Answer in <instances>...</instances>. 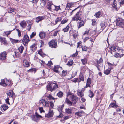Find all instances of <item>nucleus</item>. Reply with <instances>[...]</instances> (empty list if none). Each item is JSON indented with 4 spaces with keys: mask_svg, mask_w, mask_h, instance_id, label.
<instances>
[{
    "mask_svg": "<svg viewBox=\"0 0 124 124\" xmlns=\"http://www.w3.org/2000/svg\"><path fill=\"white\" fill-rule=\"evenodd\" d=\"M48 90L51 92L55 90L58 87V85L55 81H54L53 83H50L48 84L47 86Z\"/></svg>",
    "mask_w": 124,
    "mask_h": 124,
    "instance_id": "1",
    "label": "nucleus"
},
{
    "mask_svg": "<svg viewBox=\"0 0 124 124\" xmlns=\"http://www.w3.org/2000/svg\"><path fill=\"white\" fill-rule=\"evenodd\" d=\"M96 62H94L93 64L97 67L99 71H100V67L102 65V59L101 58L98 60H96Z\"/></svg>",
    "mask_w": 124,
    "mask_h": 124,
    "instance_id": "2",
    "label": "nucleus"
},
{
    "mask_svg": "<svg viewBox=\"0 0 124 124\" xmlns=\"http://www.w3.org/2000/svg\"><path fill=\"white\" fill-rule=\"evenodd\" d=\"M116 25L123 28L124 25V20L121 18H118L117 19L116 22Z\"/></svg>",
    "mask_w": 124,
    "mask_h": 124,
    "instance_id": "3",
    "label": "nucleus"
},
{
    "mask_svg": "<svg viewBox=\"0 0 124 124\" xmlns=\"http://www.w3.org/2000/svg\"><path fill=\"white\" fill-rule=\"evenodd\" d=\"M49 46L51 48H56L57 46V42L56 40L52 39L49 43Z\"/></svg>",
    "mask_w": 124,
    "mask_h": 124,
    "instance_id": "4",
    "label": "nucleus"
},
{
    "mask_svg": "<svg viewBox=\"0 0 124 124\" xmlns=\"http://www.w3.org/2000/svg\"><path fill=\"white\" fill-rule=\"evenodd\" d=\"M30 41L29 38L27 34L25 35L23 38L22 41V43L24 45H27L28 43Z\"/></svg>",
    "mask_w": 124,
    "mask_h": 124,
    "instance_id": "5",
    "label": "nucleus"
},
{
    "mask_svg": "<svg viewBox=\"0 0 124 124\" xmlns=\"http://www.w3.org/2000/svg\"><path fill=\"white\" fill-rule=\"evenodd\" d=\"M39 103L40 105H42L45 107H48L49 104L48 101H47L45 99H41L39 101Z\"/></svg>",
    "mask_w": 124,
    "mask_h": 124,
    "instance_id": "6",
    "label": "nucleus"
},
{
    "mask_svg": "<svg viewBox=\"0 0 124 124\" xmlns=\"http://www.w3.org/2000/svg\"><path fill=\"white\" fill-rule=\"evenodd\" d=\"M64 107V105L63 104L58 107V110L59 112V115L57 116V117L60 118L63 117V115L62 113V111Z\"/></svg>",
    "mask_w": 124,
    "mask_h": 124,
    "instance_id": "7",
    "label": "nucleus"
},
{
    "mask_svg": "<svg viewBox=\"0 0 124 124\" xmlns=\"http://www.w3.org/2000/svg\"><path fill=\"white\" fill-rule=\"evenodd\" d=\"M54 115L53 110L52 109H49V112L47 114H45V117L49 119L50 117H52Z\"/></svg>",
    "mask_w": 124,
    "mask_h": 124,
    "instance_id": "8",
    "label": "nucleus"
},
{
    "mask_svg": "<svg viewBox=\"0 0 124 124\" xmlns=\"http://www.w3.org/2000/svg\"><path fill=\"white\" fill-rule=\"evenodd\" d=\"M79 12H78L72 18V21H78L81 20L80 15L79 14Z\"/></svg>",
    "mask_w": 124,
    "mask_h": 124,
    "instance_id": "9",
    "label": "nucleus"
},
{
    "mask_svg": "<svg viewBox=\"0 0 124 124\" xmlns=\"http://www.w3.org/2000/svg\"><path fill=\"white\" fill-rule=\"evenodd\" d=\"M69 96L70 97V99L72 102L73 104H75L77 100L78 99L77 97L72 94L69 95Z\"/></svg>",
    "mask_w": 124,
    "mask_h": 124,
    "instance_id": "10",
    "label": "nucleus"
},
{
    "mask_svg": "<svg viewBox=\"0 0 124 124\" xmlns=\"http://www.w3.org/2000/svg\"><path fill=\"white\" fill-rule=\"evenodd\" d=\"M116 49L118 50V51L121 53H122L121 54L120 57L123 56L124 54V48L123 47L122 48L119 47L118 46H116Z\"/></svg>",
    "mask_w": 124,
    "mask_h": 124,
    "instance_id": "11",
    "label": "nucleus"
},
{
    "mask_svg": "<svg viewBox=\"0 0 124 124\" xmlns=\"http://www.w3.org/2000/svg\"><path fill=\"white\" fill-rule=\"evenodd\" d=\"M8 96H9V97L12 98L13 101L16 97L15 93L12 91H9V92L8 93Z\"/></svg>",
    "mask_w": 124,
    "mask_h": 124,
    "instance_id": "12",
    "label": "nucleus"
},
{
    "mask_svg": "<svg viewBox=\"0 0 124 124\" xmlns=\"http://www.w3.org/2000/svg\"><path fill=\"white\" fill-rule=\"evenodd\" d=\"M85 90V88H82L81 90L78 89L77 91V94L79 96L82 97L84 95V93L83 92Z\"/></svg>",
    "mask_w": 124,
    "mask_h": 124,
    "instance_id": "13",
    "label": "nucleus"
},
{
    "mask_svg": "<svg viewBox=\"0 0 124 124\" xmlns=\"http://www.w3.org/2000/svg\"><path fill=\"white\" fill-rule=\"evenodd\" d=\"M54 71L56 73H59L60 72L59 70L60 69L62 71V67H60L59 66H55L54 67L53 69Z\"/></svg>",
    "mask_w": 124,
    "mask_h": 124,
    "instance_id": "14",
    "label": "nucleus"
},
{
    "mask_svg": "<svg viewBox=\"0 0 124 124\" xmlns=\"http://www.w3.org/2000/svg\"><path fill=\"white\" fill-rule=\"evenodd\" d=\"M84 22L82 20H80L78 21L77 23V25L78 28L79 29L82 26H84Z\"/></svg>",
    "mask_w": 124,
    "mask_h": 124,
    "instance_id": "15",
    "label": "nucleus"
},
{
    "mask_svg": "<svg viewBox=\"0 0 124 124\" xmlns=\"http://www.w3.org/2000/svg\"><path fill=\"white\" fill-rule=\"evenodd\" d=\"M45 18V17L44 16H40L36 18V22L37 23L41 21L42 20H44Z\"/></svg>",
    "mask_w": 124,
    "mask_h": 124,
    "instance_id": "16",
    "label": "nucleus"
},
{
    "mask_svg": "<svg viewBox=\"0 0 124 124\" xmlns=\"http://www.w3.org/2000/svg\"><path fill=\"white\" fill-rule=\"evenodd\" d=\"M0 42L1 43V44L5 45L7 44V42L5 38L3 37H0Z\"/></svg>",
    "mask_w": 124,
    "mask_h": 124,
    "instance_id": "17",
    "label": "nucleus"
},
{
    "mask_svg": "<svg viewBox=\"0 0 124 124\" xmlns=\"http://www.w3.org/2000/svg\"><path fill=\"white\" fill-rule=\"evenodd\" d=\"M6 53L4 52L0 54V59L1 60H3L6 59Z\"/></svg>",
    "mask_w": 124,
    "mask_h": 124,
    "instance_id": "18",
    "label": "nucleus"
},
{
    "mask_svg": "<svg viewBox=\"0 0 124 124\" xmlns=\"http://www.w3.org/2000/svg\"><path fill=\"white\" fill-rule=\"evenodd\" d=\"M84 113V112L82 110H80L78 112H76L75 113V115L79 116L81 117L83 116Z\"/></svg>",
    "mask_w": 124,
    "mask_h": 124,
    "instance_id": "19",
    "label": "nucleus"
},
{
    "mask_svg": "<svg viewBox=\"0 0 124 124\" xmlns=\"http://www.w3.org/2000/svg\"><path fill=\"white\" fill-rule=\"evenodd\" d=\"M8 106L6 104L2 105L1 107V109L2 111H4L6 110L8 108Z\"/></svg>",
    "mask_w": 124,
    "mask_h": 124,
    "instance_id": "20",
    "label": "nucleus"
},
{
    "mask_svg": "<svg viewBox=\"0 0 124 124\" xmlns=\"http://www.w3.org/2000/svg\"><path fill=\"white\" fill-rule=\"evenodd\" d=\"M20 25L23 28H24L27 25L26 22L24 20L22 21L20 23Z\"/></svg>",
    "mask_w": 124,
    "mask_h": 124,
    "instance_id": "21",
    "label": "nucleus"
},
{
    "mask_svg": "<svg viewBox=\"0 0 124 124\" xmlns=\"http://www.w3.org/2000/svg\"><path fill=\"white\" fill-rule=\"evenodd\" d=\"M23 64L25 67H28L29 66V62L26 60H24L23 62Z\"/></svg>",
    "mask_w": 124,
    "mask_h": 124,
    "instance_id": "22",
    "label": "nucleus"
},
{
    "mask_svg": "<svg viewBox=\"0 0 124 124\" xmlns=\"http://www.w3.org/2000/svg\"><path fill=\"white\" fill-rule=\"evenodd\" d=\"M91 80L90 78H89L87 80L86 85L85 86V88H86L88 87H90V85L91 83Z\"/></svg>",
    "mask_w": 124,
    "mask_h": 124,
    "instance_id": "23",
    "label": "nucleus"
},
{
    "mask_svg": "<svg viewBox=\"0 0 124 124\" xmlns=\"http://www.w3.org/2000/svg\"><path fill=\"white\" fill-rule=\"evenodd\" d=\"M10 39L12 43L13 44L16 43H18V42H20V41L19 40H15L11 38H10Z\"/></svg>",
    "mask_w": 124,
    "mask_h": 124,
    "instance_id": "24",
    "label": "nucleus"
},
{
    "mask_svg": "<svg viewBox=\"0 0 124 124\" xmlns=\"http://www.w3.org/2000/svg\"><path fill=\"white\" fill-rule=\"evenodd\" d=\"M39 35L41 39H43L45 38L46 34L44 32H41L39 34Z\"/></svg>",
    "mask_w": 124,
    "mask_h": 124,
    "instance_id": "25",
    "label": "nucleus"
},
{
    "mask_svg": "<svg viewBox=\"0 0 124 124\" xmlns=\"http://www.w3.org/2000/svg\"><path fill=\"white\" fill-rule=\"evenodd\" d=\"M30 49L32 51H34L36 48V44H34L30 47Z\"/></svg>",
    "mask_w": 124,
    "mask_h": 124,
    "instance_id": "26",
    "label": "nucleus"
},
{
    "mask_svg": "<svg viewBox=\"0 0 124 124\" xmlns=\"http://www.w3.org/2000/svg\"><path fill=\"white\" fill-rule=\"evenodd\" d=\"M65 102L67 103V104L69 106H71L72 104V102H71L69 99L66 98V99Z\"/></svg>",
    "mask_w": 124,
    "mask_h": 124,
    "instance_id": "27",
    "label": "nucleus"
},
{
    "mask_svg": "<svg viewBox=\"0 0 124 124\" xmlns=\"http://www.w3.org/2000/svg\"><path fill=\"white\" fill-rule=\"evenodd\" d=\"M65 113H67L69 114H71V110L69 108H66L65 109Z\"/></svg>",
    "mask_w": 124,
    "mask_h": 124,
    "instance_id": "28",
    "label": "nucleus"
},
{
    "mask_svg": "<svg viewBox=\"0 0 124 124\" xmlns=\"http://www.w3.org/2000/svg\"><path fill=\"white\" fill-rule=\"evenodd\" d=\"M84 76L82 74H80L79 76V80L80 82L81 81H84Z\"/></svg>",
    "mask_w": 124,
    "mask_h": 124,
    "instance_id": "29",
    "label": "nucleus"
},
{
    "mask_svg": "<svg viewBox=\"0 0 124 124\" xmlns=\"http://www.w3.org/2000/svg\"><path fill=\"white\" fill-rule=\"evenodd\" d=\"M111 69H108L105 70L104 71V74L106 75L109 74L110 73Z\"/></svg>",
    "mask_w": 124,
    "mask_h": 124,
    "instance_id": "30",
    "label": "nucleus"
},
{
    "mask_svg": "<svg viewBox=\"0 0 124 124\" xmlns=\"http://www.w3.org/2000/svg\"><path fill=\"white\" fill-rule=\"evenodd\" d=\"M114 101L115 102V103H112L110 104V106L112 107L116 108L118 107V106L116 104V101Z\"/></svg>",
    "mask_w": 124,
    "mask_h": 124,
    "instance_id": "31",
    "label": "nucleus"
},
{
    "mask_svg": "<svg viewBox=\"0 0 124 124\" xmlns=\"http://www.w3.org/2000/svg\"><path fill=\"white\" fill-rule=\"evenodd\" d=\"M18 50L20 53H22L24 49V47L22 46H21L18 48Z\"/></svg>",
    "mask_w": 124,
    "mask_h": 124,
    "instance_id": "32",
    "label": "nucleus"
},
{
    "mask_svg": "<svg viewBox=\"0 0 124 124\" xmlns=\"http://www.w3.org/2000/svg\"><path fill=\"white\" fill-rule=\"evenodd\" d=\"M31 117L33 121L36 122H38V120L37 119L35 114L34 115H32Z\"/></svg>",
    "mask_w": 124,
    "mask_h": 124,
    "instance_id": "33",
    "label": "nucleus"
},
{
    "mask_svg": "<svg viewBox=\"0 0 124 124\" xmlns=\"http://www.w3.org/2000/svg\"><path fill=\"white\" fill-rule=\"evenodd\" d=\"M73 61L71 60L68 61L67 64V65H68L69 66H71L73 64Z\"/></svg>",
    "mask_w": 124,
    "mask_h": 124,
    "instance_id": "34",
    "label": "nucleus"
},
{
    "mask_svg": "<svg viewBox=\"0 0 124 124\" xmlns=\"http://www.w3.org/2000/svg\"><path fill=\"white\" fill-rule=\"evenodd\" d=\"M0 85L3 86H5L7 85V84L5 82V80L4 79L1 80V82H0Z\"/></svg>",
    "mask_w": 124,
    "mask_h": 124,
    "instance_id": "35",
    "label": "nucleus"
},
{
    "mask_svg": "<svg viewBox=\"0 0 124 124\" xmlns=\"http://www.w3.org/2000/svg\"><path fill=\"white\" fill-rule=\"evenodd\" d=\"M57 95L59 97H62L63 95V93L62 92L60 91L57 93Z\"/></svg>",
    "mask_w": 124,
    "mask_h": 124,
    "instance_id": "36",
    "label": "nucleus"
},
{
    "mask_svg": "<svg viewBox=\"0 0 124 124\" xmlns=\"http://www.w3.org/2000/svg\"><path fill=\"white\" fill-rule=\"evenodd\" d=\"M89 96L91 98L93 97L94 96V94L93 92L91 90L89 91Z\"/></svg>",
    "mask_w": 124,
    "mask_h": 124,
    "instance_id": "37",
    "label": "nucleus"
},
{
    "mask_svg": "<svg viewBox=\"0 0 124 124\" xmlns=\"http://www.w3.org/2000/svg\"><path fill=\"white\" fill-rule=\"evenodd\" d=\"M15 10V9L13 8H8V13H11L14 12Z\"/></svg>",
    "mask_w": 124,
    "mask_h": 124,
    "instance_id": "38",
    "label": "nucleus"
},
{
    "mask_svg": "<svg viewBox=\"0 0 124 124\" xmlns=\"http://www.w3.org/2000/svg\"><path fill=\"white\" fill-rule=\"evenodd\" d=\"M72 4L70 3H67L66 7V9L68 10L69 9L71 6H72Z\"/></svg>",
    "mask_w": 124,
    "mask_h": 124,
    "instance_id": "39",
    "label": "nucleus"
},
{
    "mask_svg": "<svg viewBox=\"0 0 124 124\" xmlns=\"http://www.w3.org/2000/svg\"><path fill=\"white\" fill-rule=\"evenodd\" d=\"M110 49L111 51H115L116 49V47L114 46H111Z\"/></svg>",
    "mask_w": 124,
    "mask_h": 124,
    "instance_id": "40",
    "label": "nucleus"
},
{
    "mask_svg": "<svg viewBox=\"0 0 124 124\" xmlns=\"http://www.w3.org/2000/svg\"><path fill=\"white\" fill-rule=\"evenodd\" d=\"M27 22L29 24L28 26H31V25L33 23V22L32 20H29Z\"/></svg>",
    "mask_w": 124,
    "mask_h": 124,
    "instance_id": "41",
    "label": "nucleus"
},
{
    "mask_svg": "<svg viewBox=\"0 0 124 124\" xmlns=\"http://www.w3.org/2000/svg\"><path fill=\"white\" fill-rule=\"evenodd\" d=\"M50 106L49 107V109H52L53 108V106H54L53 102H50Z\"/></svg>",
    "mask_w": 124,
    "mask_h": 124,
    "instance_id": "42",
    "label": "nucleus"
},
{
    "mask_svg": "<svg viewBox=\"0 0 124 124\" xmlns=\"http://www.w3.org/2000/svg\"><path fill=\"white\" fill-rule=\"evenodd\" d=\"M81 61L82 62L83 65H85L87 63V61L86 58H85L84 59H81Z\"/></svg>",
    "mask_w": 124,
    "mask_h": 124,
    "instance_id": "43",
    "label": "nucleus"
},
{
    "mask_svg": "<svg viewBox=\"0 0 124 124\" xmlns=\"http://www.w3.org/2000/svg\"><path fill=\"white\" fill-rule=\"evenodd\" d=\"M105 23L104 22H102L100 24V26H101V29H104L105 27Z\"/></svg>",
    "mask_w": 124,
    "mask_h": 124,
    "instance_id": "44",
    "label": "nucleus"
},
{
    "mask_svg": "<svg viewBox=\"0 0 124 124\" xmlns=\"http://www.w3.org/2000/svg\"><path fill=\"white\" fill-rule=\"evenodd\" d=\"M69 28V27L68 25L65 28L63 29V31L65 32H67Z\"/></svg>",
    "mask_w": 124,
    "mask_h": 124,
    "instance_id": "45",
    "label": "nucleus"
},
{
    "mask_svg": "<svg viewBox=\"0 0 124 124\" xmlns=\"http://www.w3.org/2000/svg\"><path fill=\"white\" fill-rule=\"evenodd\" d=\"M12 31V30L9 31H7L4 32V33L7 36H8L9 35L11 32Z\"/></svg>",
    "mask_w": 124,
    "mask_h": 124,
    "instance_id": "46",
    "label": "nucleus"
},
{
    "mask_svg": "<svg viewBox=\"0 0 124 124\" xmlns=\"http://www.w3.org/2000/svg\"><path fill=\"white\" fill-rule=\"evenodd\" d=\"M35 116L37 118L39 119L40 118H42V116L40 115H39L37 113H35Z\"/></svg>",
    "mask_w": 124,
    "mask_h": 124,
    "instance_id": "47",
    "label": "nucleus"
},
{
    "mask_svg": "<svg viewBox=\"0 0 124 124\" xmlns=\"http://www.w3.org/2000/svg\"><path fill=\"white\" fill-rule=\"evenodd\" d=\"M48 98L50 100H54L55 99H57V98H54L50 94H49V95L48 96Z\"/></svg>",
    "mask_w": 124,
    "mask_h": 124,
    "instance_id": "48",
    "label": "nucleus"
},
{
    "mask_svg": "<svg viewBox=\"0 0 124 124\" xmlns=\"http://www.w3.org/2000/svg\"><path fill=\"white\" fill-rule=\"evenodd\" d=\"M81 48L82 50L84 51H87L88 49L87 47H86L85 46H81Z\"/></svg>",
    "mask_w": 124,
    "mask_h": 124,
    "instance_id": "49",
    "label": "nucleus"
},
{
    "mask_svg": "<svg viewBox=\"0 0 124 124\" xmlns=\"http://www.w3.org/2000/svg\"><path fill=\"white\" fill-rule=\"evenodd\" d=\"M61 20V18L60 17H58L55 20V24H57L58 22L60 21Z\"/></svg>",
    "mask_w": 124,
    "mask_h": 124,
    "instance_id": "50",
    "label": "nucleus"
},
{
    "mask_svg": "<svg viewBox=\"0 0 124 124\" xmlns=\"http://www.w3.org/2000/svg\"><path fill=\"white\" fill-rule=\"evenodd\" d=\"M101 14V13L100 12H98L97 13H96L95 15V16H96V17H98V18L100 16V14Z\"/></svg>",
    "mask_w": 124,
    "mask_h": 124,
    "instance_id": "51",
    "label": "nucleus"
},
{
    "mask_svg": "<svg viewBox=\"0 0 124 124\" xmlns=\"http://www.w3.org/2000/svg\"><path fill=\"white\" fill-rule=\"evenodd\" d=\"M55 7V10L56 11H57L59 10L60 9V7L59 6H55L54 5H53Z\"/></svg>",
    "mask_w": 124,
    "mask_h": 124,
    "instance_id": "52",
    "label": "nucleus"
},
{
    "mask_svg": "<svg viewBox=\"0 0 124 124\" xmlns=\"http://www.w3.org/2000/svg\"><path fill=\"white\" fill-rule=\"evenodd\" d=\"M16 30L18 32V36H19V37L21 35L20 31L19 29H16Z\"/></svg>",
    "mask_w": 124,
    "mask_h": 124,
    "instance_id": "53",
    "label": "nucleus"
},
{
    "mask_svg": "<svg viewBox=\"0 0 124 124\" xmlns=\"http://www.w3.org/2000/svg\"><path fill=\"white\" fill-rule=\"evenodd\" d=\"M92 25H94L96 22V20L95 19H93L92 20Z\"/></svg>",
    "mask_w": 124,
    "mask_h": 124,
    "instance_id": "54",
    "label": "nucleus"
},
{
    "mask_svg": "<svg viewBox=\"0 0 124 124\" xmlns=\"http://www.w3.org/2000/svg\"><path fill=\"white\" fill-rule=\"evenodd\" d=\"M36 33L35 32H32L31 34L30 35V37L31 38H32L35 35Z\"/></svg>",
    "mask_w": 124,
    "mask_h": 124,
    "instance_id": "55",
    "label": "nucleus"
},
{
    "mask_svg": "<svg viewBox=\"0 0 124 124\" xmlns=\"http://www.w3.org/2000/svg\"><path fill=\"white\" fill-rule=\"evenodd\" d=\"M120 56L121 55H120L118 53H116L114 55V56L116 58H117L118 57H120Z\"/></svg>",
    "mask_w": 124,
    "mask_h": 124,
    "instance_id": "56",
    "label": "nucleus"
},
{
    "mask_svg": "<svg viewBox=\"0 0 124 124\" xmlns=\"http://www.w3.org/2000/svg\"><path fill=\"white\" fill-rule=\"evenodd\" d=\"M68 21L66 19H64L61 22V23L62 24H64L67 22Z\"/></svg>",
    "mask_w": 124,
    "mask_h": 124,
    "instance_id": "57",
    "label": "nucleus"
},
{
    "mask_svg": "<svg viewBox=\"0 0 124 124\" xmlns=\"http://www.w3.org/2000/svg\"><path fill=\"white\" fill-rule=\"evenodd\" d=\"M39 109L41 113L45 112L44 111L43 109V108L42 107H39Z\"/></svg>",
    "mask_w": 124,
    "mask_h": 124,
    "instance_id": "58",
    "label": "nucleus"
},
{
    "mask_svg": "<svg viewBox=\"0 0 124 124\" xmlns=\"http://www.w3.org/2000/svg\"><path fill=\"white\" fill-rule=\"evenodd\" d=\"M73 82H80L78 78H75L74 79Z\"/></svg>",
    "mask_w": 124,
    "mask_h": 124,
    "instance_id": "59",
    "label": "nucleus"
},
{
    "mask_svg": "<svg viewBox=\"0 0 124 124\" xmlns=\"http://www.w3.org/2000/svg\"><path fill=\"white\" fill-rule=\"evenodd\" d=\"M39 62L41 63V65H44L45 63V62L43 60H39Z\"/></svg>",
    "mask_w": 124,
    "mask_h": 124,
    "instance_id": "60",
    "label": "nucleus"
},
{
    "mask_svg": "<svg viewBox=\"0 0 124 124\" xmlns=\"http://www.w3.org/2000/svg\"><path fill=\"white\" fill-rule=\"evenodd\" d=\"M59 31H56L55 32L53 33V36H56L57 35V33L59 32Z\"/></svg>",
    "mask_w": 124,
    "mask_h": 124,
    "instance_id": "61",
    "label": "nucleus"
},
{
    "mask_svg": "<svg viewBox=\"0 0 124 124\" xmlns=\"http://www.w3.org/2000/svg\"><path fill=\"white\" fill-rule=\"evenodd\" d=\"M67 73V72L66 71H64L63 70L62 72V75L63 76H65Z\"/></svg>",
    "mask_w": 124,
    "mask_h": 124,
    "instance_id": "62",
    "label": "nucleus"
},
{
    "mask_svg": "<svg viewBox=\"0 0 124 124\" xmlns=\"http://www.w3.org/2000/svg\"><path fill=\"white\" fill-rule=\"evenodd\" d=\"M9 99L8 98H7L6 100H5V101H6V103L8 104H9L10 105V103L9 102Z\"/></svg>",
    "mask_w": 124,
    "mask_h": 124,
    "instance_id": "63",
    "label": "nucleus"
},
{
    "mask_svg": "<svg viewBox=\"0 0 124 124\" xmlns=\"http://www.w3.org/2000/svg\"><path fill=\"white\" fill-rule=\"evenodd\" d=\"M78 54V52H76V53L73 54V55H72V56L73 57H75Z\"/></svg>",
    "mask_w": 124,
    "mask_h": 124,
    "instance_id": "64",
    "label": "nucleus"
}]
</instances>
